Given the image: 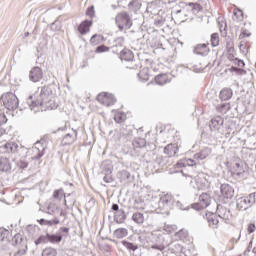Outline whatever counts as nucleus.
Segmentation results:
<instances>
[{
    "label": "nucleus",
    "instance_id": "nucleus-11",
    "mask_svg": "<svg viewBox=\"0 0 256 256\" xmlns=\"http://www.w3.org/2000/svg\"><path fill=\"white\" fill-rule=\"evenodd\" d=\"M193 53L195 55H200L201 57H207L211 53V48H209V43H200L194 46Z\"/></svg>",
    "mask_w": 256,
    "mask_h": 256
},
{
    "label": "nucleus",
    "instance_id": "nucleus-34",
    "mask_svg": "<svg viewBox=\"0 0 256 256\" xmlns=\"http://www.w3.org/2000/svg\"><path fill=\"white\" fill-rule=\"evenodd\" d=\"M42 256H57V250L55 248L47 247L42 251Z\"/></svg>",
    "mask_w": 256,
    "mask_h": 256
},
{
    "label": "nucleus",
    "instance_id": "nucleus-26",
    "mask_svg": "<svg viewBox=\"0 0 256 256\" xmlns=\"http://www.w3.org/2000/svg\"><path fill=\"white\" fill-rule=\"evenodd\" d=\"M200 204H202V207L206 209V207H209L211 203V196L207 193H202L199 197Z\"/></svg>",
    "mask_w": 256,
    "mask_h": 256
},
{
    "label": "nucleus",
    "instance_id": "nucleus-47",
    "mask_svg": "<svg viewBox=\"0 0 256 256\" xmlns=\"http://www.w3.org/2000/svg\"><path fill=\"white\" fill-rule=\"evenodd\" d=\"M38 223H40L41 225H53V222L45 220V219L38 220Z\"/></svg>",
    "mask_w": 256,
    "mask_h": 256
},
{
    "label": "nucleus",
    "instance_id": "nucleus-51",
    "mask_svg": "<svg viewBox=\"0 0 256 256\" xmlns=\"http://www.w3.org/2000/svg\"><path fill=\"white\" fill-rule=\"evenodd\" d=\"M235 61L238 67H245V62H243L242 60L236 58Z\"/></svg>",
    "mask_w": 256,
    "mask_h": 256
},
{
    "label": "nucleus",
    "instance_id": "nucleus-39",
    "mask_svg": "<svg viewBox=\"0 0 256 256\" xmlns=\"http://www.w3.org/2000/svg\"><path fill=\"white\" fill-rule=\"evenodd\" d=\"M134 147H145V139L143 138H137L133 142Z\"/></svg>",
    "mask_w": 256,
    "mask_h": 256
},
{
    "label": "nucleus",
    "instance_id": "nucleus-14",
    "mask_svg": "<svg viewBox=\"0 0 256 256\" xmlns=\"http://www.w3.org/2000/svg\"><path fill=\"white\" fill-rule=\"evenodd\" d=\"M30 81L33 83H39L43 79V70L39 67H34L29 74Z\"/></svg>",
    "mask_w": 256,
    "mask_h": 256
},
{
    "label": "nucleus",
    "instance_id": "nucleus-58",
    "mask_svg": "<svg viewBox=\"0 0 256 256\" xmlns=\"http://www.w3.org/2000/svg\"><path fill=\"white\" fill-rule=\"evenodd\" d=\"M240 49H245V45L240 44Z\"/></svg>",
    "mask_w": 256,
    "mask_h": 256
},
{
    "label": "nucleus",
    "instance_id": "nucleus-36",
    "mask_svg": "<svg viewBox=\"0 0 256 256\" xmlns=\"http://www.w3.org/2000/svg\"><path fill=\"white\" fill-rule=\"evenodd\" d=\"M122 245H124V247H126V249H128L129 251H137V245L131 242L122 241Z\"/></svg>",
    "mask_w": 256,
    "mask_h": 256
},
{
    "label": "nucleus",
    "instance_id": "nucleus-1",
    "mask_svg": "<svg viewBox=\"0 0 256 256\" xmlns=\"http://www.w3.org/2000/svg\"><path fill=\"white\" fill-rule=\"evenodd\" d=\"M55 97H57V85L50 84L44 86L42 87L40 95L36 100V105H40L41 107L46 105L48 109H57L58 105L56 103L50 104Z\"/></svg>",
    "mask_w": 256,
    "mask_h": 256
},
{
    "label": "nucleus",
    "instance_id": "nucleus-16",
    "mask_svg": "<svg viewBox=\"0 0 256 256\" xmlns=\"http://www.w3.org/2000/svg\"><path fill=\"white\" fill-rule=\"evenodd\" d=\"M13 169V162L7 157L0 158V171L2 173H9Z\"/></svg>",
    "mask_w": 256,
    "mask_h": 256
},
{
    "label": "nucleus",
    "instance_id": "nucleus-19",
    "mask_svg": "<svg viewBox=\"0 0 256 256\" xmlns=\"http://www.w3.org/2000/svg\"><path fill=\"white\" fill-rule=\"evenodd\" d=\"M120 59L121 61H128L131 62L135 59V54L133 53V51L124 48L121 52H120Z\"/></svg>",
    "mask_w": 256,
    "mask_h": 256
},
{
    "label": "nucleus",
    "instance_id": "nucleus-43",
    "mask_svg": "<svg viewBox=\"0 0 256 256\" xmlns=\"http://www.w3.org/2000/svg\"><path fill=\"white\" fill-rule=\"evenodd\" d=\"M255 231H256V226H255V224H253V223L248 224L247 232H248L249 234H251V233H255Z\"/></svg>",
    "mask_w": 256,
    "mask_h": 256
},
{
    "label": "nucleus",
    "instance_id": "nucleus-5",
    "mask_svg": "<svg viewBox=\"0 0 256 256\" xmlns=\"http://www.w3.org/2000/svg\"><path fill=\"white\" fill-rule=\"evenodd\" d=\"M253 203H255V193H251L247 197L237 198L236 207L238 211H247Z\"/></svg>",
    "mask_w": 256,
    "mask_h": 256
},
{
    "label": "nucleus",
    "instance_id": "nucleus-23",
    "mask_svg": "<svg viewBox=\"0 0 256 256\" xmlns=\"http://www.w3.org/2000/svg\"><path fill=\"white\" fill-rule=\"evenodd\" d=\"M230 171L233 175H243V173H245V168H243L241 162H235L231 166Z\"/></svg>",
    "mask_w": 256,
    "mask_h": 256
},
{
    "label": "nucleus",
    "instance_id": "nucleus-21",
    "mask_svg": "<svg viewBox=\"0 0 256 256\" xmlns=\"http://www.w3.org/2000/svg\"><path fill=\"white\" fill-rule=\"evenodd\" d=\"M233 97V90L231 88H223L219 93L220 101H229Z\"/></svg>",
    "mask_w": 256,
    "mask_h": 256
},
{
    "label": "nucleus",
    "instance_id": "nucleus-57",
    "mask_svg": "<svg viewBox=\"0 0 256 256\" xmlns=\"http://www.w3.org/2000/svg\"><path fill=\"white\" fill-rule=\"evenodd\" d=\"M103 180L105 181V183H109V179L107 178V176H105Z\"/></svg>",
    "mask_w": 256,
    "mask_h": 256
},
{
    "label": "nucleus",
    "instance_id": "nucleus-24",
    "mask_svg": "<svg viewBox=\"0 0 256 256\" xmlns=\"http://www.w3.org/2000/svg\"><path fill=\"white\" fill-rule=\"evenodd\" d=\"M138 77L141 81H149L151 77H153V74H151V70H149V68H143L140 70Z\"/></svg>",
    "mask_w": 256,
    "mask_h": 256
},
{
    "label": "nucleus",
    "instance_id": "nucleus-28",
    "mask_svg": "<svg viewBox=\"0 0 256 256\" xmlns=\"http://www.w3.org/2000/svg\"><path fill=\"white\" fill-rule=\"evenodd\" d=\"M216 111L222 115L229 113V111H231V103H223L216 106Z\"/></svg>",
    "mask_w": 256,
    "mask_h": 256
},
{
    "label": "nucleus",
    "instance_id": "nucleus-56",
    "mask_svg": "<svg viewBox=\"0 0 256 256\" xmlns=\"http://www.w3.org/2000/svg\"><path fill=\"white\" fill-rule=\"evenodd\" d=\"M123 221H125V215H123L122 218L118 222L123 223Z\"/></svg>",
    "mask_w": 256,
    "mask_h": 256
},
{
    "label": "nucleus",
    "instance_id": "nucleus-13",
    "mask_svg": "<svg viewBox=\"0 0 256 256\" xmlns=\"http://www.w3.org/2000/svg\"><path fill=\"white\" fill-rule=\"evenodd\" d=\"M91 27H93V20H84L78 25L77 31L80 35H87L91 31Z\"/></svg>",
    "mask_w": 256,
    "mask_h": 256
},
{
    "label": "nucleus",
    "instance_id": "nucleus-8",
    "mask_svg": "<svg viewBox=\"0 0 256 256\" xmlns=\"http://www.w3.org/2000/svg\"><path fill=\"white\" fill-rule=\"evenodd\" d=\"M96 99L98 103H101V105H105V107H111V105L117 102L115 96L108 92L99 93Z\"/></svg>",
    "mask_w": 256,
    "mask_h": 256
},
{
    "label": "nucleus",
    "instance_id": "nucleus-49",
    "mask_svg": "<svg viewBox=\"0 0 256 256\" xmlns=\"http://www.w3.org/2000/svg\"><path fill=\"white\" fill-rule=\"evenodd\" d=\"M227 48L229 53H233V51H235V48L233 47V42H228Z\"/></svg>",
    "mask_w": 256,
    "mask_h": 256
},
{
    "label": "nucleus",
    "instance_id": "nucleus-2",
    "mask_svg": "<svg viewBox=\"0 0 256 256\" xmlns=\"http://www.w3.org/2000/svg\"><path fill=\"white\" fill-rule=\"evenodd\" d=\"M13 245L16 247V251L11 252L9 256H25L27 255V241L23 240V236L17 233L12 238Z\"/></svg>",
    "mask_w": 256,
    "mask_h": 256
},
{
    "label": "nucleus",
    "instance_id": "nucleus-4",
    "mask_svg": "<svg viewBox=\"0 0 256 256\" xmlns=\"http://www.w3.org/2000/svg\"><path fill=\"white\" fill-rule=\"evenodd\" d=\"M115 22L120 31H123L124 29H131L133 25L131 17L127 12L118 13L116 15Z\"/></svg>",
    "mask_w": 256,
    "mask_h": 256
},
{
    "label": "nucleus",
    "instance_id": "nucleus-41",
    "mask_svg": "<svg viewBox=\"0 0 256 256\" xmlns=\"http://www.w3.org/2000/svg\"><path fill=\"white\" fill-rule=\"evenodd\" d=\"M192 209H195L196 211H201L202 209H205V206L201 202L192 204Z\"/></svg>",
    "mask_w": 256,
    "mask_h": 256
},
{
    "label": "nucleus",
    "instance_id": "nucleus-35",
    "mask_svg": "<svg viewBox=\"0 0 256 256\" xmlns=\"http://www.w3.org/2000/svg\"><path fill=\"white\" fill-rule=\"evenodd\" d=\"M46 238L48 241H50V243H61V235H50V234H47L46 235Z\"/></svg>",
    "mask_w": 256,
    "mask_h": 256
},
{
    "label": "nucleus",
    "instance_id": "nucleus-15",
    "mask_svg": "<svg viewBox=\"0 0 256 256\" xmlns=\"http://www.w3.org/2000/svg\"><path fill=\"white\" fill-rule=\"evenodd\" d=\"M218 217H220V219H223L225 223H231V219H233V214H231V210L225 207H220L218 208Z\"/></svg>",
    "mask_w": 256,
    "mask_h": 256
},
{
    "label": "nucleus",
    "instance_id": "nucleus-31",
    "mask_svg": "<svg viewBox=\"0 0 256 256\" xmlns=\"http://www.w3.org/2000/svg\"><path fill=\"white\" fill-rule=\"evenodd\" d=\"M101 41H103V36H101L99 34H94L90 38V45H93L95 47L96 45H99V43H101Z\"/></svg>",
    "mask_w": 256,
    "mask_h": 256
},
{
    "label": "nucleus",
    "instance_id": "nucleus-3",
    "mask_svg": "<svg viewBox=\"0 0 256 256\" xmlns=\"http://www.w3.org/2000/svg\"><path fill=\"white\" fill-rule=\"evenodd\" d=\"M1 101L8 111H15L17 107H19V99L14 93L8 92L3 94L1 97Z\"/></svg>",
    "mask_w": 256,
    "mask_h": 256
},
{
    "label": "nucleus",
    "instance_id": "nucleus-55",
    "mask_svg": "<svg viewBox=\"0 0 256 256\" xmlns=\"http://www.w3.org/2000/svg\"><path fill=\"white\" fill-rule=\"evenodd\" d=\"M5 135V129L0 128V137H3Z\"/></svg>",
    "mask_w": 256,
    "mask_h": 256
},
{
    "label": "nucleus",
    "instance_id": "nucleus-12",
    "mask_svg": "<svg viewBox=\"0 0 256 256\" xmlns=\"http://www.w3.org/2000/svg\"><path fill=\"white\" fill-rule=\"evenodd\" d=\"M13 234L11 231L5 228H0V247H5V245H9Z\"/></svg>",
    "mask_w": 256,
    "mask_h": 256
},
{
    "label": "nucleus",
    "instance_id": "nucleus-38",
    "mask_svg": "<svg viewBox=\"0 0 256 256\" xmlns=\"http://www.w3.org/2000/svg\"><path fill=\"white\" fill-rule=\"evenodd\" d=\"M233 15L236 20L243 21V11L239 9H234Z\"/></svg>",
    "mask_w": 256,
    "mask_h": 256
},
{
    "label": "nucleus",
    "instance_id": "nucleus-52",
    "mask_svg": "<svg viewBox=\"0 0 256 256\" xmlns=\"http://www.w3.org/2000/svg\"><path fill=\"white\" fill-rule=\"evenodd\" d=\"M115 121H116L117 123H121V121H123V119L121 118V114H117V115L115 116Z\"/></svg>",
    "mask_w": 256,
    "mask_h": 256
},
{
    "label": "nucleus",
    "instance_id": "nucleus-32",
    "mask_svg": "<svg viewBox=\"0 0 256 256\" xmlns=\"http://www.w3.org/2000/svg\"><path fill=\"white\" fill-rule=\"evenodd\" d=\"M128 7L131 11H139L141 9V3H139V0H132Z\"/></svg>",
    "mask_w": 256,
    "mask_h": 256
},
{
    "label": "nucleus",
    "instance_id": "nucleus-29",
    "mask_svg": "<svg viewBox=\"0 0 256 256\" xmlns=\"http://www.w3.org/2000/svg\"><path fill=\"white\" fill-rule=\"evenodd\" d=\"M4 147L10 153H16L17 149H19V144H17V142H8Z\"/></svg>",
    "mask_w": 256,
    "mask_h": 256
},
{
    "label": "nucleus",
    "instance_id": "nucleus-53",
    "mask_svg": "<svg viewBox=\"0 0 256 256\" xmlns=\"http://www.w3.org/2000/svg\"><path fill=\"white\" fill-rule=\"evenodd\" d=\"M112 210H113V211H119V205L113 204V205H112Z\"/></svg>",
    "mask_w": 256,
    "mask_h": 256
},
{
    "label": "nucleus",
    "instance_id": "nucleus-37",
    "mask_svg": "<svg viewBox=\"0 0 256 256\" xmlns=\"http://www.w3.org/2000/svg\"><path fill=\"white\" fill-rule=\"evenodd\" d=\"M86 16L89 17V19H93V17H95V6H89L87 8Z\"/></svg>",
    "mask_w": 256,
    "mask_h": 256
},
{
    "label": "nucleus",
    "instance_id": "nucleus-27",
    "mask_svg": "<svg viewBox=\"0 0 256 256\" xmlns=\"http://www.w3.org/2000/svg\"><path fill=\"white\" fill-rule=\"evenodd\" d=\"M132 221L137 225H143V223H145V215L141 212H135L132 215Z\"/></svg>",
    "mask_w": 256,
    "mask_h": 256
},
{
    "label": "nucleus",
    "instance_id": "nucleus-42",
    "mask_svg": "<svg viewBox=\"0 0 256 256\" xmlns=\"http://www.w3.org/2000/svg\"><path fill=\"white\" fill-rule=\"evenodd\" d=\"M245 37H251V32L249 30H242L239 35V39H245Z\"/></svg>",
    "mask_w": 256,
    "mask_h": 256
},
{
    "label": "nucleus",
    "instance_id": "nucleus-22",
    "mask_svg": "<svg viewBox=\"0 0 256 256\" xmlns=\"http://www.w3.org/2000/svg\"><path fill=\"white\" fill-rule=\"evenodd\" d=\"M75 141H77V131H73V134H66L62 139V145H72Z\"/></svg>",
    "mask_w": 256,
    "mask_h": 256
},
{
    "label": "nucleus",
    "instance_id": "nucleus-9",
    "mask_svg": "<svg viewBox=\"0 0 256 256\" xmlns=\"http://www.w3.org/2000/svg\"><path fill=\"white\" fill-rule=\"evenodd\" d=\"M219 219H221L219 217V214H215L213 212H206V220L210 229H219V227H221V222L219 221Z\"/></svg>",
    "mask_w": 256,
    "mask_h": 256
},
{
    "label": "nucleus",
    "instance_id": "nucleus-40",
    "mask_svg": "<svg viewBox=\"0 0 256 256\" xmlns=\"http://www.w3.org/2000/svg\"><path fill=\"white\" fill-rule=\"evenodd\" d=\"M109 47L105 45L98 46L95 50V53H107L109 51Z\"/></svg>",
    "mask_w": 256,
    "mask_h": 256
},
{
    "label": "nucleus",
    "instance_id": "nucleus-48",
    "mask_svg": "<svg viewBox=\"0 0 256 256\" xmlns=\"http://www.w3.org/2000/svg\"><path fill=\"white\" fill-rule=\"evenodd\" d=\"M7 123V116L5 114H0V125Z\"/></svg>",
    "mask_w": 256,
    "mask_h": 256
},
{
    "label": "nucleus",
    "instance_id": "nucleus-46",
    "mask_svg": "<svg viewBox=\"0 0 256 256\" xmlns=\"http://www.w3.org/2000/svg\"><path fill=\"white\" fill-rule=\"evenodd\" d=\"M184 165H188L189 167H193V165H195V160H193V159H185L184 160Z\"/></svg>",
    "mask_w": 256,
    "mask_h": 256
},
{
    "label": "nucleus",
    "instance_id": "nucleus-54",
    "mask_svg": "<svg viewBox=\"0 0 256 256\" xmlns=\"http://www.w3.org/2000/svg\"><path fill=\"white\" fill-rule=\"evenodd\" d=\"M61 231L63 233H69V228H67V227L61 228Z\"/></svg>",
    "mask_w": 256,
    "mask_h": 256
},
{
    "label": "nucleus",
    "instance_id": "nucleus-10",
    "mask_svg": "<svg viewBox=\"0 0 256 256\" xmlns=\"http://www.w3.org/2000/svg\"><path fill=\"white\" fill-rule=\"evenodd\" d=\"M47 144L45 142L38 141L32 147V155L34 159H41L42 155H45V149Z\"/></svg>",
    "mask_w": 256,
    "mask_h": 256
},
{
    "label": "nucleus",
    "instance_id": "nucleus-30",
    "mask_svg": "<svg viewBox=\"0 0 256 256\" xmlns=\"http://www.w3.org/2000/svg\"><path fill=\"white\" fill-rule=\"evenodd\" d=\"M53 199H56L57 201H61V199H64L65 201V191L63 189H58L53 192L52 195Z\"/></svg>",
    "mask_w": 256,
    "mask_h": 256
},
{
    "label": "nucleus",
    "instance_id": "nucleus-18",
    "mask_svg": "<svg viewBox=\"0 0 256 256\" xmlns=\"http://www.w3.org/2000/svg\"><path fill=\"white\" fill-rule=\"evenodd\" d=\"M179 153V145L177 143H170L164 147V155L167 157H175Z\"/></svg>",
    "mask_w": 256,
    "mask_h": 256
},
{
    "label": "nucleus",
    "instance_id": "nucleus-6",
    "mask_svg": "<svg viewBox=\"0 0 256 256\" xmlns=\"http://www.w3.org/2000/svg\"><path fill=\"white\" fill-rule=\"evenodd\" d=\"M220 193L224 203H229V201L235 197V189L229 184H222Z\"/></svg>",
    "mask_w": 256,
    "mask_h": 256
},
{
    "label": "nucleus",
    "instance_id": "nucleus-7",
    "mask_svg": "<svg viewBox=\"0 0 256 256\" xmlns=\"http://www.w3.org/2000/svg\"><path fill=\"white\" fill-rule=\"evenodd\" d=\"M173 203H175V199L173 198V195L171 194H164L160 197L159 203H158V209L160 211H168L173 207Z\"/></svg>",
    "mask_w": 256,
    "mask_h": 256
},
{
    "label": "nucleus",
    "instance_id": "nucleus-25",
    "mask_svg": "<svg viewBox=\"0 0 256 256\" xmlns=\"http://www.w3.org/2000/svg\"><path fill=\"white\" fill-rule=\"evenodd\" d=\"M127 235H129L127 228H118L113 232V237L115 239H124Z\"/></svg>",
    "mask_w": 256,
    "mask_h": 256
},
{
    "label": "nucleus",
    "instance_id": "nucleus-20",
    "mask_svg": "<svg viewBox=\"0 0 256 256\" xmlns=\"http://www.w3.org/2000/svg\"><path fill=\"white\" fill-rule=\"evenodd\" d=\"M154 80L157 85H167V83H171V75L167 73L159 74Z\"/></svg>",
    "mask_w": 256,
    "mask_h": 256
},
{
    "label": "nucleus",
    "instance_id": "nucleus-59",
    "mask_svg": "<svg viewBox=\"0 0 256 256\" xmlns=\"http://www.w3.org/2000/svg\"><path fill=\"white\" fill-rule=\"evenodd\" d=\"M233 55H230L228 58L233 61Z\"/></svg>",
    "mask_w": 256,
    "mask_h": 256
},
{
    "label": "nucleus",
    "instance_id": "nucleus-17",
    "mask_svg": "<svg viewBox=\"0 0 256 256\" xmlns=\"http://www.w3.org/2000/svg\"><path fill=\"white\" fill-rule=\"evenodd\" d=\"M223 123H225V120L221 116H215L210 121V129L212 131H219L221 127H223Z\"/></svg>",
    "mask_w": 256,
    "mask_h": 256
},
{
    "label": "nucleus",
    "instance_id": "nucleus-50",
    "mask_svg": "<svg viewBox=\"0 0 256 256\" xmlns=\"http://www.w3.org/2000/svg\"><path fill=\"white\" fill-rule=\"evenodd\" d=\"M45 236H40L36 241L35 245H40V243H45Z\"/></svg>",
    "mask_w": 256,
    "mask_h": 256
},
{
    "label": "nucleus",
    "instance_id": "nucleus-44",
    "mask_svg": "<svg viewBox=\"0 0 256 256\" xmlns=\"http://www.w3.org/2000/svg\"><path fill=\"white\" fill-rule=\"evenodd\" d=\"M251 249H253V240L250 241L247 249L244 251L243 255L247 256L251 253Z\"/></svg>",
    "mask_w": 256,
    "mask_h": 256
},
{
    "label": "nucleus",
    "instance_id": "nucleus-45",
    "mask_svg": "<svg viewBox=\"0 0 256 256\" xmlns=\"http://www.w3.org/2000/svg\"><path fill=\"white\" fill-rule=\"evenodd\" d=\"M230 71H231V73H233V71H235L236 73H240V74L246 73L245 70H243L241 68L233 67V66L230 68Z\"/></svg>",
    "mask_w": 256,
    "mask_h": 256
},
{
    "label": "nucleus",
    "instance_id": "nucleus-33",
    "mask_svg": "<svg viewBox=\"0 0 256 256\" xmlns=\"http://www.w3.org/2000/svg\"><path fill=\"white\" fill-rule=\"evenodd\" d=\"M210 42L212 47H219V43H220L219 33H213L211 35Z\"/></svg>",
    "mask_w": 256,
    "mask_h": 256
}]
</instances>
